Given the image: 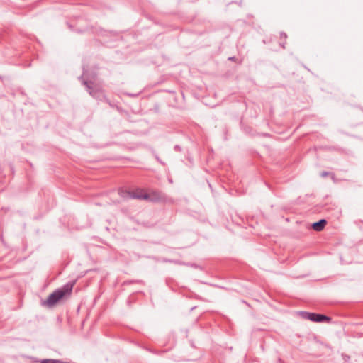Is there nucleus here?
Wrapping results in <instances>:
<instances>
[{
	"instance_id": "nucleus-1",
	"label": "nucleus",
	"mask_w": 363,
	"mask_h": 363,
	"mask_svg": "<svg viewBox=\"0 0 363 363\" xmlns=\"http://www.w3.org/2000/svg\"><path fill=\"white\" fill-rule=\"evenodd\" d=\"M72 287L73 284H67L62 289L54 291L46 300L42 302V305L48 308L54 306L64 296L71 294Z\"/></svg>"
},
{
	"instance_id": "nucleus-2",
	"label": "nucleus",
	"mask_w": 363,
	"mask_h": 363,
	"mask_svg": "<svg viewBox=\"0 0 363 363\" xmlns=\"http://www.w3.org/2000/svg\"><path fill=\"white\" fill-rule=\"evenodd\" d=\"M134 198L144 200H149L151 201H158L162 199V196L156 192L146 193L140 191L134 194Z\"/></svg>"
},
{
	"instance_id": "nucleus-3",
	"label": "nucleus",
	"mask_w": 363,
	"mask_h": 363,
	"mask_svg": "<svg viewBox=\"0 0 363 363\" xmlns=\"http://www.w3.org/2000/svg\"><path fill=\"white\" fill-rule=\"evenodd\" d=\"M301 315L305 319H308L313 322L330 321V318L320 314L311 313L308 312H301Z\"/></svg>"
},
{
	"instance_id": "nucleus-4",
	"label": "nucleus",
	"mask_w": 363,
	"mask_h": 363,
	"mask_svg": "<svg viewBox=\"0 0 363 363\" xmlns=\"http://www.w3.org/2000/svg\"><path fill=\"white\" fill-rule=\"evenodd\" d=\"M326 225V220L323 219L319 220L318 222L314 223L312 225V228L315 231H321Z\"/></svg>"
},
{
	"instance_id": "nucleus-5",
	"label": "nucleus",
	"mask_w": 363,
	"mask_h": 363,
	"mask_svg": "<svg viewBox=\"0 0 363 363\" xmlns=\"http://www.w3.org/2000/svg\"><path fill=\"white\" fill-rule=\"evenodd\" d=\"M329 174L327 172H323L320 175L324 177H327Z\"/></svg>"
}]
</instances>
